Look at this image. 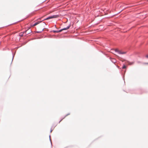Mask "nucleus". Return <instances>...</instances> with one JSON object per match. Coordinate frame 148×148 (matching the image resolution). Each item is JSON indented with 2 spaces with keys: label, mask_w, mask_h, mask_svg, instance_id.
<instances>
[{
  "label": "nucleus",
  "mask_w": 148,
  "mask_h": 148,
  "mask_svg": "<svg viewBox=\"0 0 148 148\" xmlns=\"http://www.w3.org/2000/svg\"><path fill=\"white\" fill-rule=\"evenodd\" d=\"M70 25H69V26L67 27L66 28H64L62 29H60V30H61V32L63 30H67V29H69L70 28Z\"/></svg>",
  "instance_id": "7ed1b4c3"
},
{
  "label": "nucleus",
  "mask_w": 148,
  "mask_h": 148,
  "mask_svg": "<svg viewBox=\"0 0 148 148\" xmlns=\"http://www.w3.org/2000/svg\"><path fill=\"white\" fill-rule=\"evenodd\" d=\"M145 57L146 58L148 59V55H146V56H145Z\"/></svg>",
  "instance_id": "9d476101"
},
{
  "label": "nucleus",
  "mask_w": 148,
  "mask_h": 148,
  "mask_svg": "<svg viewBox=\"0 0 148 148\" xmlns=\"http://www.w3.org/2000/svg\"><path fill=\"white\" fill-rule=\"evenodd\" d=\"M115 51L116 52H118L119 53V52H120V51L118 49H115Z\"/></svg>",
  "instance_id": "423d86ee"
},
{
  "label": "nucleus",
  "mask_w": 148,
  "mask_h": 148,
  "mask_svg": "<svg viewBox=\"0 0 148 148\" xmlns=\"http://www.w3.org/2000/svg\"><path fill=\"white\" fill-rule=\"evenodd\" d=\"M46 25V24L45 22H43L41 24H40V27L41 28V31L37 32H41L42 31H43Z\"/></svg>",
  "instance_id": "f257e3e1"
},
{
  "label": "nucleus",
  "mask_w": 148,
  "mask_h": 148,
  "mask_svg": "<svg viewBox=\"0 0 148 148\" xmlns=\"http://www.w3.org/2000/svg\"><path fill=\"white\" fill-rule=\"evenodd\" d=\"M146 64H148V63H146Z\"/></svg>",
  "instance_id": "4468645a"
},
{
  "label": "nucleus",
  "mask_w": 148,
  "mask_h": 148,
  "mask_svg": "<svg viewBox=\"0 0 148 148\" xmlns=\"http://www.w3.org/2000/svg\"><path fill=\"white\" fill-rule=\"evenodd\" d=\"M36 23H35V24L32 26H35L36 25Z\"/></svg>",
  "instance_id": "9b49d317"
},
{
  "label": "nucleus",
  "mask_w": 148,
  "mask_h": 148,
  "mask_svg": "<svg viewBox=\"0 0 148 148\" xmlns=\"http://www.w3.org/2000/svg\"><path fill=\"white\" fill-rule=\"evenodd\" d=\"M59 17V16L58 15H53V16H51L49 17H47L45 19V20H48L50 19L54 18H57Z\"/></svg>",
  "instance_id": "f03ea898"
},
{
  "label": "nucleus",
  "mask_w": 148,
  "mask_h": 148,
  "mask_svg": "<svg viewBox=\"0 0 148 148\" xmlns=\"http://www.w3.org/2000/svg\"><path fill=\"white\" fill-rule=\"evenodd\" d=\"M126 68V66H125V65H124L123 66V67H122V68H123V69H125V68Z\"/></svg>",
  "instance_id": "1a4fd4ad"
},
{
  "label": "nucleus",
  "mask_w": 148,
  "mask_h": 148,
  "mask_svg": "<svg viewBox=\"0 0 148 148\" xmlns=\"http://www.w3.org/2000/svg\"><path fill=\"white\" fill-rule=\"evenodd\" d=\"M28 30H27L25 32V33H26L27 34H28L30 33V32H28Z\"/></svg>",
  "instance_id": "6e6552de"
},
{
  "label": "nucleus",
  "mask_w": 148,
  "mask_h": 148,
  "mask_svg": "<svg viewBox=\"0 0 148 148\" xmlns=\"http://www.w3.org/2000/svg\"><path fill=\"white\" fill-rule=\"evenodd\" d=\"M22 35H23V34H20V36H22Z\"/></svg>",
  "instance_id": "f8f14e48"
},
{
  "label": "nucleus",
  "mask_w": 148,
  "mask_h": 148,
  "mask_svg": "<svg viewBox=\"0 0 148 148\" xmlns=\"http://www.w3.org/2000/svg\"><path fill=\"white\" fill-rule=\"evenodd\" d=\"M53 32L54 33L56 32V33H59L61 32V30H60L59 31H53Z\"/></svg>",
  "instance_id": "39448f33"
},
{
  "label": "nucleus",
  "mask_w": 148,
  "mask_h": 148,
  "mask_svg": "<svg viewBox=\"0 0 148 148\" xmlns=\"http://www.w3.org/2000/svg\"><path fill=\"white\" fill-rule=\"evenodd\" d=\"M126 53V52H123V51H120L119 54H125Z\"/></svg>",
  "instance_id": "20e7f679"
},
{
  "label": "nucleus",
  "mask_w": 148,
  "mask_h": 148,
  "mask_svg": "<svg viewBox=\"0 0 148 148\" xmlns=\"http://www.w3.org/2000/svg\"><path fill=\"white\" fill-rule=\"evenodd\" d=\"M133 64V63H132V64H130V63H129V64Z\"/></svg>",
  "instance_id": "ddd939ff"
},
{
  "label": "nucleus",
  "mask_w": 148,
  "mask_h": 148,
  "mask_svg": "<svg viewBox=\"0 0 148 148\" xmlns=\"http://www.w3.org/2000/svg\"><path fill=\"white\" fill-rule=\"evenodd\" d=\"M42 21H38L36 22L35 23H36V25H38Z\"/></svg>",
  "instance_id": "0eeeda50"
}]
</instances>
